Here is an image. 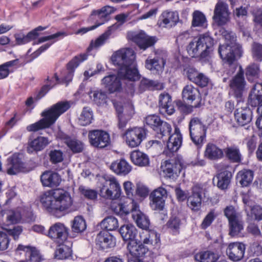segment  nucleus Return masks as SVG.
<instances>
[{"label": "nucleus", "instance_id": "nucleus-1", "mask_svg": "<svg viewBox=\"0 0 262 262\" xmlns=\"http://www.w3.org/2000/svg\"><path fill=\"white\" fill-rule=\"evenodd\" d=\"M136 55L130 48L121 49L112 56L113 63L118 67L117 75L110 74L102 79V84L110 94L122 90L121 79L135 81L139 78V72L135 62Z\"/></svg>", "mask_w": 262, "mask_h": 262}, {"label": "nucleus", "instance_id": "nucleus-2", "mask_svg": "<svg viewBox=\"0 0 262 262\" xmlns=\"http://www.w3.org/2000/svg\"><path fill=\"white\" fill-rule=\"evenodd\" d=\"M43 209L51 214L59 217L73 204L70 194L63 189H56L45 192L40 196Z\"/></svg>", "mask_w": 262, "mask_h": 262}, {"label": "nucleus", "instance_id": "nucleus-3", "mask_svg": "<svg viewBox=\"0 0 262 262\" xmlns=\"http://www.w3.org/2000/svg\"><path fill=\"white\" fill-rule=\"evenodd\" d=\"M70 107L71 104L69 101L57 102L42 112L40 115L42 118L34 123L28 125L26 127L27 130L30 132H36L49 128L55 123L59 117Z\"/></svg>", "mask_w": 262, "mask_h": 262}, {"label": "nucleus", "instance_id": "nucleus-4", "mask_svg": "<svg viewBox=\"0 0 262 262\" xmlns=\"http://www.w3.org/2000/svg\"><path fill=\"white\" fill-rule=\"evenodd\" d=\"M214 50V39L207 33L200 34L189 43L187 51L192 57H199L203 61H208Z\"/></svg>", "mask_w": 262, "mask_h": 262}, {"label": "nucleus", "instance_id": "nucleus-5", "mask_svg": "<svg viewBox=\"0 0 262 262\" xmlns=\"http://www.w3.org/2000/svg\"><path fill=\"white\" fill-rule=\"evenodd\" d=\"M218 53L227 67V74H233L238 68L237 60L243 55L242 46L235 45L229 48L225 46H220Z\"/></svg>", "mask_w": 262, "mask_h": 262}, {"label": "nucleus", "instance_id": "nucleus-6", "mask_svg": "<svg viewBox=\"0 0 262 262\" xmlns=\"http://www.w3.org/2000/svg\"><path fill=\"white\" fill-rule=\"evenodd\" d=\"M116 10L115 8L106 5L100 9L92 10L89 16V20L95 21V25L90 27L82 28L78 32L84 34L104 24L108 20L110 15L114 13Z\"/></svg>", "mask_w": 262, "mask_h": 262}, {"label": "nucleus", "instance_id": "nucleus-7", "mask_svg": "<svg viewBox=\"0 0 262 262\" xmlns=\"http://www.w3.org/2000/svg\"><path fill=\"white\" fill-rule=\"evenodd\" d=\"M190 136L192 142L199 147L203 145L206 136V127L197 117L191 119L189 124Z\"/></svg>", "mask_w": 262, "mask_h": 262}, {"label": "nucleus", "instance_id": "nucleus-8", "mask_svg": "<svg viewBox=\"0 0 262 262\" xmlns=\"http://www.w3.org/2000/svg\"><path fill=\"white\" fill-rule=\"evenodd\" d=\"M162 164L161 168L165 177L173 179L178 177L183 168V159L181 156L174 152V156L169 157Z\"/></svg>", "mask_w": 262, "mask_h": 262}, {"label": "nucleus", "instance_id": "nucleus-9", "mask_svg": "<svg viewBox=\"0 0 262 262\" xmlns=\"http://www.w3.org/2000/svg\"><path fill=\"white\" fill-rule=\"evenodd\" d=\"M154 56H149L145 61V68L154 73L159 74L164 70L166 62V53L160 50L154 51Z\"/></svg>", "mask_w": 262, "mask_h": 262}, {"label": "nucleus", "instance_id": "nucleus-10", "mask_svg": "<svg viewBox=\"0 0 262 262\" xmlns=\"http://www.w3.org/2000/svg\"><path fill=\"white\" fill-rule=\"evenodd\" d=\"M147 130L143 127L128 128L123 134L126 144L130 147H136L140 145L146 138Z\"/></svg>", "mask_w": 262, "mask_h": 262}, {"label": "nucleus", "instance_id": "nucleus-11", "mask_svg": "<svg viewBox=\"0 0 262 262\" xmlns=\"http://www.w3.org/2000/svg\"><path fill=\"white\" fill-rule=\"evenodd\" d=\"M69 234V228L60 222L52 225L47 232V236L58 244H63L67 241Z\"/></svg>", "mask_w": 262, "mask_h": 262}, {"label": "nucleus", "instance_id": "nucleus-12", "mask_svg": "<svg viewBox=\"0 0 262 262\" xmlns=\"http://www.w3.org/2000/svg\"><path fill=\"white\" fill-rule=\"evenodd\" d=\"M121 194V187L115 178L106 180L100 190L102 197L111 200L118 199Z\"/></svg>", "mask_w": 262, "mask_h": 262}, {"label": "nucleus", "instance_id": "nucleus-13", "mask_svg": "<svg viewBox=\"0 0 262 262\" xmlns=\"http://www.w3.org/2000/svg\"><path fill=\"white\" fill-rule=\"evenodd\" d=\"M91 145L99 148H103L110 145L111 139L109 134L102 130H90L88 134Z\"/></svg>", "mask_w": 262, "mask_h": 262}, {"label": "nucleus", "instance_id": "nucleus-14", "mask_svg": "<svg viewBox=\"0 0 262 262\" xmlns=\"http://www.w3.org/2000/svg\"><path fill=\"white\" fill-rule=\"evenodd\" d=\"M182 143V135L180 130L178 127L174 128V133L170 135L168 140L166 142V148L163 151V154L167 157H171L174 156Z\"/></svg>", "mask_w": 262, "mask_h": 262}, {"label": "nucleus", "instance_id": "nucleus-15", "mask_svg": "<svg viewBox=\"0 0 262 262\" xmlns=\"http://www.w3.org/2000/svg\"><path fill=\"white\" fill-rule=\"evenodd\" d=\"M244 71L241 66L239 67V71L236 75L232 78L230 82V87L237 101L242 99L244 90L245 89L246 81L245 80Z\"/></svg>", "mask_w": 262, "mask_h": 262}, {"label": "nucleus", "instance_id": "nucleus-16", "mask_svg": "<svg viewBox=\"0 0 262 262\" xmlns=\"http://www.w3.org/2000/svg\"><path fill=\"white\" fill-rule=\"evenodd\" d=\"M7 172L10 175H14L19 172L27 171L26 163H24L19 153H14L7 159L6 164Z\"/></svg>", "mask_w": 262, "mask_h": 262}, {"label": "nucleus", "instance_id": "nucleus-17", "mask_svg": "<svg viewBox=\"0 0 262 262\" xmlns=\"http://www.w3.org/2000/svg\"><path fill=\"white\" fill-rule=\"evenodd\" d=\"M167 197V191L163 187L155 189L149 195L150 205L154 210H162Z\"/></svg>", "mask_w": 262, "mask_h": 262}, {"label": "nucleus", "instance_id": "nucleus-18", "mask_svg": "<svg viewBox=\"0 0 262 262\" xmlns=\"http://www.w3.org/2000/svg\"><path fill=\"white\" fill-rule=\"evenodd\" d=\"M204 189L200 184L194 185L191 189V194L188 196L187 201V206L194 212L198 211L202 205V195Z\"/></svg>", "mask_w": 262, "mask_h": 262}, {"label": "nucleus", "instance_id": "nucleus-19", "mask_svg": "<svg viewBox=\"0 0 262 262\" xmlns=\"http://www.w3.org/2000/svg\"><path fill=\"white\" fill-rule=\"evenodd\" d=\"M96 245L99 250L108 251L116 246V238L107 231H101L97 235Z\"/></svg>", "mask_w": 262, "mask_h": 262}, {"label": "nucleus", "instance_id": "nucleus-20", "mask_svg": "<svg viewBox=\"0 0 262 262\" xmlns=\"http://www.w3.org/2000/svg\"><path fill=\"white\" fill-rule=\"evenodd\" d=\"M179 20L177 11L165 10L159 16L158 25L160 27L171 29L177 25Z\"/></svg>", "mask_w": 262, "mask_h": 262}, {"label": "nucleus", "instance_id": "nucleus-21", "mask_svg": "<svg viewBox=\"0 0 262 262\" xmlns=\"http://www.w3.org/2000/svg\"><path fill=\"white\" fill-rule=\"evenodd\" d=\"M182 94L183 100L188 102L192 103L196 100L194 108H199L204 104L200 91L191 85H186L183 89Z\"/></svg>", "mask_w": 262, "mask_h": 262}, {"label": "nucleus", "instance_id": "nucleus-22", "mask_svg": "<svg viewBox=\"0 0 262 262\" xmlns=\"http://www.w3.org/2000/svg\"><path fill=\"white\" fill-rule=\"evenodd\" d=\"M228 6L223 2H218L214 10L213 19L218 26L225 25L229 20Z\"/></svg>", "mask_w": 262, "mask_h": 262}, {"label": "nucleus", "instance_id": "nucleus-23", "mask_svg": "<svg viewBox=\"0 0 262 262\" xmlns=\"http://www.w3.org/2000/svg\"><path fill=\"white\" fill-rule=\"evenodd\" d=\"M133 40L140 49L144 51L154 46L158 39L156 36H149L144 32L141 31L134 36Z\"/></svg>", "mask_w": 262, "mask_h": 262}, {"label": "nucleus", "instance_id": "nucleus-24", "mask_svg": "<svg viewBox=\"0 0 262 262\" xmlns=\"http://www.w3.org/2000/svg\"><path fill=\"white\" fill-rule=\"evenodd\" d=\"M144 244L137 240H131L127 243V248L133 257L139 258L145 256L149 252V248Z\"/></svg>", "mask_w": 262, "mask_h": 262}, {"label": "nucleus", "instance_id": "nucleus-25", "mask_svg": "<svg viewBox=\"0 0 262 262\" xmlns=\"http://www.w3.org/2000/svg\"><path fill=\"white\" fill-rule=\"evenodd\" d=\"M117 26L115 25L108 27L107 29L95 40H92L86 49V53L90 52L93 49H97L103 46L108 40L111 35L116 30Z\"/></svg>", "mask_w": 262, "mask_h": 262}, {"label": "nucleus", "instance_id": "nucleus-26", "mask_svg": "<svg viewBox=\"0 0 262 262\" xmlns=\"http://www.w3.org/2000/svg\"><path fill=\"white\" fill-rule=\"evenodd\" d=\"M204 156L209 160L217 161L224 158V151L215 144L208 143L206 145Z\"/></svg>", "mask_w": 262, "mask_h": 262}, {"label": "nucleus", "instance_id": "nucleus-27", "mask_svg": "<svg viewBox=\"0 0 262 262\" xmlns=\"http://www.w3.org/2000/svg\"><path fill=\"white\" fill-rule=\"evenodd\" d=\"M172 131V127L170 124L163 120L155 130V134L156 138L162 140V142L158 140H153V143L162 145L164 144L166 139L168 137Z\"/></svg>", "mask_w": 262, "mask_h": 262}, {"label": "nucleus", "instance_id": "nucleus-28", "mask_svg": "<svg viewBox=\"0 0 262 262\" xmlns=\"http://www.w3.org/2000/svg\"><path fill=\"white\" fill-rule=\"evenodd\" d=\"M89 54L87 53H81L77 56L74 57L67 64V68L68 73L67 76L64 77V80L67 82H70L72 80L74 73L76 68L84 61L88 59Z\"/></svg>", "mask_w": 262, "mask_h": 262}, {"label": "nucleus", "instance_id": "nucleus-29", "mask_svg": "<svg viewBox=\"0 0 262 262\" xmlns=\"http://www.w3.org/2000/svg\"><path fill=\"white\" fill-rule=\"evenodd\" d=\"M245 245L241 243H233L229 244L227 253L229 258L235 261H239L244 256Z\"/></svg>", "mask_w": 262, "mask_h": 262}, {"label": "nucleus", "instance_id": "nucleus-30", "mask_svg": "<svg viewBox=\"0 0 262 262\" xmlns=\"http://www.w3.org/2000/svg\"><path fill=\"white\" fill-rule=\"evenodd\" d=\"M159 111L161 114L166 113L171 115L175 111L172 103L171 97L168 93H163L160 95L159 98Z\"/></svg>", "mask_w": 262, "mask_h": 262}, {"label": "nucleus", "instance_id": "nucleus-31", "mask_svg": "<svg viewBox=\"0 0 262 262\" xmlns=\"http://www.w3.org/2000/svg\"><path fill=\"white\" fill-rule=\"evenodd\" d=\"M252 112L247 107L237 108L234 112V118L237 123L240 126H244L252 120Z\"/></svg>", "mask_w": 262, "mask_h": 262}, {"label": "nucleus", "instance_id": "nucleus-32", "mask_svg": "<svg viewBox=\"0 0 262 262\" xmlns=\"http://www.w3.org/2000/svg\"><path fill=\"white\" fill-rule=\"evenodd\" d=\"M248 103L252 107H258L262 104L261 83L254 85L249 95Z\"/></svg>", "mask_w": 262, "mask_h": 262}, {"label": "nucleus", "instance_id": "nucleus-33", "mask_svg": "<svg viewBox=\"0 0 262 262\" xmlns=\"http://www.w3.org/2000/svg\"><path fill=\"white\" fill-rule=\"evenodd\" d=\"M164 88V85L163 83L145 77L141 80L139 86V90L141 93L145 91L162 90Z\"/></svg>", "mask_w": 262, "mask_h": 262}, {"label": "nucleus", "instance_id": "nucleus-34", "mask_svg": "<svg viewBox=\"0 0 262 262\" xmlns=\"http://www.w3.org/2000/svg\"><path fill=\"white\" fill-rule=\"evenodd\" d=\"M40 180L43 186L52 187L58 186L61 179L57 173L46 171L41 175Z\"/></svg>", "mask_w": 262, "mask_h": 262}, {"label": "nucleus", "instance_id": "nucleus-35", "mask_svg": "<svg viewBox=\"0 0 262 262\" xmlns=\"http://www.w3.org/2000/svg\"><path fill=\"white\" fill-rule=\"evenodd\" d=\"M224 156L232 163H240L242 160V156L239 147L235 145L227 146L223 149Z\"/></svg>", "mask_w": 262, "mask_h": 262}, {"label": "nucleus", "instance_id": "nucleus-36", "mask_svg": "<svg viewBox=\"0 0 262 262\" xmlns=\"http://www.w3.org/2000/svg\"><path fill=\"white\" fill-rule=\"evenodd\" d=\"M110 168L117 174L123 176L127 174L132 169L131 166L123 159L117 160L113 162Z\"/></svg>", "mask_w": 262, "mask_h": 262}, {"label": "nucleus", "instance_id": "nucleus-37", "mask_svg": "<svg viewBox=\"0 0 262 262\" xmlns=\"http://www.w3.org/2000/svg\"><path fill=\"white\" fill-rule=\"evenodd\" d=\"M17 250L23 251L26 252L27 262H40L41 261L40 253L35 248L19 245L17 248Z\"/></svg>", "mask_w": 262, "mask_h": 262}, {"label": "nucleus", "instance_id": "nucleus-38", "mask_svg": "<svg viewBox=\"0 0 262 262\" xmlns=\"http://www.w3.org/2000/svg\"><path fill=\"white\" fill-rule=\"evenodd\" d=\"M132 162L139 166H146L149 163L148 156L139 150H134L130 154Z\"/></svg>", "mask_w": 262, "mask_h": 262}, {"label": "nucleus", "instance_id": "nucleus-39", "mask_svg": "<svg viewBox=\"0 0 262 262\" xmlns=\"http://www.w3.org/2000/svg\"><path fill=\"white\" fill-rule=\"evenodd\" d=\"M219 254L210 250L202 251L196 253L194 259L199 262H216Z\"/></svg>", "mask_w": 262, "mask_h": 262}, {"label": "nucleus", "instance_id": "nucleus-40", "mask_svg": "<svg viewBox=\"0 0 262 262\" xmlns=\"http://www.w3.org/2000/svg\"><path fill=\"white\" fill-rule=\"evenodd\" d=\"M253 177V171L244 169L238 171L236 176V180L242 187H247L252 183Z\"/></svg>", "mask_w": 262, "mask_h": 262}, {"label": "nucleus", "instance_id": "nucleus-41", "mask_svg": "<svg viewBox=\"0 0 262 262\" xmlns=\"http://www.w3.org/2000/svg\"><path fill=\"white\" fill-rule=\"evenodd\" d=\"M229 234L232 237L243 236L244 223L240 219L229 222Z\"/></svg>", "mask_w": 262, "mask_h": 262}, {"label": "nucleus", "instance_id": "nucleus-42", "mask_svg": "<svg viewBox=\"0 0 262 262\" xmlns=\"http://www.w3.org/2000/svg\"><path fill=\"white\" fill-rule=\"evenodd\" d=\"M63 142L74 153H79L83 149V144L79 140L72 138L67 135H64L63 137Z\"/></svg>", "mask_w": 262, "mask_h": 262}, {"label": "nucleus", "instance_id": "nucleus-43", "mask_svg": "<svg viewBox=\"0 0 262 262\" xmlns=\"http://www.w3.org/2000/svg\"><path fill=\"white\" fill-rule=\"evenodd\" d=\"M119 232L124 241H131V240H135L137 230L132 224H126L121 227Z\"/></svg>", "mask_w": 262, "mask_h": 262}, {"label": "nucleus", "instance_id": "nucleus-44", "mask_svg": "<svg viewBox=\"0 0 262 262\" xmlns=\"http://www.w3.org/2000/svg\"><path fill=\"white\" fill-rule=\"evenodd\" d=\"M93 119V113L92 108L89 106H85L78 118V123L81 126H86L92 123Z\"/></svg>", "mask_w": 262, "mask_h": 262}, {"label": "nucleus", "instance_id": "nucleus-45", "mask_svg": "<svg viewBox=\"0 0 262 262\" xmlns=\"http://www.w3.org/2000/svg\"><path fill=\"white\" fill-rule=\"evenodd\" d=\"M49 144L48 138L38 137L29 143L28 151H30L31 149L35 151H40Z\"/></svg>", "mask_w": 262, "mask_h": 262}, {"label": "nucleus", "instance_id": "nucleus-46", "mask_svg": "<svg viewBox=\"0 0 262 262\" xmlns=\"http://www.w3.org/2000/svg\"><path fill=\"white\" fill-rule=\"evenodd\" d=\"M132 217L138 227L147 230L149 226L150 222L148 217L140 210L136 211L132 214Z\"/></svg>", "mask_w": 262, "mask_h": 262}, {"label": "nucleus", "instance_id": "nucleus-47", "mask_svg": "<svg viewBox=\"0 0 262 262\" xmlns=\"http://www.w3.org/2000/svg\"><path fill=\"white\" fill-rule=\"evenodd\" d=\"M91 99L98 106L103 105L107 102L106 93L101 90L91 91L88 92Z\"/></svg>", "mask_w": 262, "mask_h": 262}, {"label": "nucleus", "instance_id": "nucleus-48", "mask_svg": "<svg viewBox=\"0 0 262 262\" xmlns=\"http://www.w3.org/2000/svg\"><path fill=\"white\" fill-rule=\"evenodd\" d=\"M47 80L50 83L49 84H45L41 87L36 96V99L38 100L43 97L50 90L59 82V78L56 73L54 74V76L51 79L48 77Z\"/></svg>", "mask_w": 262, "mask_h": 262}, {"label": "nucleus", "instance_id": "nucleus-49", "mask_svg": "<svg viewBox=\"0 0 262 262\" xmlns=\"http://www.w3.org/2000/svg\"><path fill=\"white\" fill-rule=\"evenodd\" d=\"M217 179V186L222 190H225L228 188L231 178V173L228 171H224L216 176Z\"/></svg>", "mask_w": 262, "mask_h": 262}, {"label": "nucleus", "instance_id": "nucleus-50", "mask_svg": "<svg viewBox=\"0 0 262 262\" xmlns=\"http://www.w3.org/2000/svg\"><path fill=\"white\" fill-rule=\"evenodd\" d=\"M72 250L68 246L58 244L55 251V257L58 259H66L72 256Z\"/></svg>", "mask_w": 262, "mask_h": 262}, {"label": "nucleus", "instance_id": "nucleus-51", "mask_svg": "<svg viewBox=\"0 0 262 262\" xmlns=\"http://www.w3.org/2000/svg\"><path fill=\"white\" fill-rule=\"evenodd\" d=\"M247 216L249 222L262 221V207L258 205L252 206L250 211L247 213Z\"/></svg>", "mask_w": 262, "mask_h": 262}, {"label": "nucleus", "instance_id": "nucleus-52", "mask_svg": "<svg viewBox=\"0 0 262 262\" xmlns=\"http://www.w3.org/2000/svg\"><path fill=\"white\" fill-rule=\"evenodd\" d=\"M86 228V223L82 216H77L74 217L72 222L71 228L74 233H80L83 232Z\"/></svg>", "mask_w": 262, "mask_h": 262}, {"label": "nucleus", "instance_id": "nucleus-53", "mask_svg": "<svg viewBox=\"0 0 262 262\" xmlns=\"http://www.w3.org/2000/svg\"><path fill=\"white\" fill-rule=\"evenodd\" d=\"M147 236L144 238L143 243L144 244L151 245L155 248H159L160 245V236L154 231H147Z\"/></svg>", "mask_w": 262, "mask_h": 262}, {"label": "nucleus", "instance_id": "nucleus-54", "mask_svg": "<svg viewBox=\"0 0 262 262\" xmlns=\"http://www.w3.org/2000/svg\"><path fill=\"white\" fill-rule=\"evenodd\" d=\"M163 121L160 117L157 115H150L146 116L144 120V124L150 127L154 132Z\"/></svg>", "mask_w": 262, "mask_h": 262}, {"label": "nucleus", "instance_id": "nucleus-55", "mask_svg": "<svg viewBox=\"0 0 262 262\" xmlns=\"http://www.w3.org/2000/svg\"><path fill=\"white\" fill-rule=\"evenodd\" d=\"M123 205L125 215H127L130 212L133 214L135 212L140 210L138 204L133 200V198H127V200L123 203Z\"/></svg>", "mask_w": 262, "mask_h": 262}, {"label": "nucleus", "instance_id": "nucleus-56", "mask_svg": "<svg viewBox=\"0 0 262 262\" xmlns=\"http://www.w3.org/2000/svg\"><path fill=\"white\" fill-rule=\"evenodd\" d=\"M101 225L107 231L115 230L119 227L117 219L113 216L105 217L101 222Z\"/></svg>", "mask_w": 262, "mask_h": 262}, {"label": "nucleus", "instance_id": "nucleus-57", "mask_svg": "<svg viewBox=\"0 0 262 262\" xmlns=\"http://www.w3.org/2000/svg\"><path fill=\"white\" fill-rule=\"evenodd\" d=\"M181 225V221L179 217L177 216H171L168 222L167 226L172 233L176 235L179 233V230Z\"/></svg>", "mask_w": 262, "mask_h": 262}, {"label": "nucleus", "instance_id": "nucleus-58", "mask_svg": "<svg viewBox=\"0 0 262 262\" xmlns=\"http://www.w3.org/2000/svg\"><path fill=\"white\" fill-rule=\"evenodd\" d=\"M205 16L199 11H195L193 13L192 26L193 27H203L206 24Z\"/></svg>", "mask_w": 262, "mask_h": 262}, {"label": "nucleus", "instance_id": "nucleus-59", "mask_svg": "<svg viewBox=\"0 0 262 262\" xmlns=\"http://www.w3.org/2000/svg\"><path fill=\"white\" fill-rule=\"evenodd\" d=\"M223 36L225 40H226V42L222 45L220 46H225L228 47V48H231L235 45L241 46L239 44L237 43L236 41V35L235 33L232 32H228L225 31L223 33Z\"/></svg>", "mask_w": 262, "mask_h": 262}, {"label": "nucleus", "instance_id": "nucleus-60", "mask_svg": "<svg viewBox=\"0 0 262 262\" xmlns=\"http://www.w3.org/2000/svg\"><path fill=\"white\" fill-rule=\"evenodd\" d=\"M217 216L215 210L212 209L206 215L203 220L201 227L202 229H206L210 226Z\"/></svg>", "mask_w": 262, "mask_h": 262}, {"label": "nucleus", "instance_id": "nucleus-61", "mask_svg": "<svg viewBox=\"0 0 262 262\" xmlns=\"http://www.w3.org/2000/svg\"><path fill=\"white\" fill-rule=\"evenodd\" d=\"M259 72V66L255 63L249 65L246 69V76L248 80L251 78L257 77Z\"/></svg>", "mask_w": 262, "mask_h": 262}, {"label": "nucleus", "instance_id": "nucleus-62", "mask_svg": "<svg viewBox=\"0 0 262 262\" xmlns=\"http://www.w3.org/2000/svg\"><path fill=\"white\" fill-rule=\"evenodd\" d=\"M252 56L255 60L262 61V45L254 42L252 46Z\"/></svg>", "mask_w": 262, "mask_h": 262}, {"label": "nucleus", "instance_id": "nucleus-63", "mask_svg": "<svg viewBox=\"0 0 262 262\" xmlns=\"http://www.w3.org/2000/svg\"><path fill=\"white\" fill-rule=\"evenodd\" d=\"M224 214L228 219L229 222H230L231 221H234L239 219L238 213L232 206H227L225 208Z\"/></svg>", "mask_w": 262, "mask_h": 262}, {"label": "nucleus", "instance_id": "nucleus-64", "mask_svg": "<svg viewBox=\"0 0 262 262\" xmlns=\"http://www.w3.org/2000/svg\"><path fill=\"white\" fill-rule=\"evenodd\" d=\"M79 190L81 193L88 199L95 200L97 197V192L95 190L86 188L83 186H80Z\"/></svg>", "mask_w": 262, "mask_h": 262}]
</instances>
